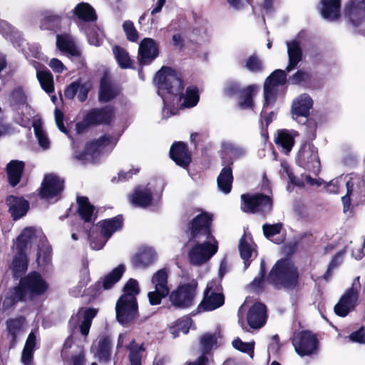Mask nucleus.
<instances>
[{"mask_svg": "<svg viewBox=\"0 0 365 365\" xmlns=\"http://www.w3.org/2000/svg\"><path fill=\"white\" fill-rule=\"evenodd\" d=\"M244 67L252 73H262L264 69L262 59L257 54H252L247 57L245 61Z\"/></svg>", "mask_w": 365, "mask_h": 365, "instance_id": "obj_43", "label": "nucleus"}, {"mask_svg": "<svg viewBox=\"0 0 365 365\" xmlns=\"http://www.w3.org/2000/svg\"><path fill=\"white\" fill-rule=\"evenodd\" d=\"M99 226L101 230V235L103 236V240H101L98 244H92V249L99 250L103 247L107 240L111 235L116 231L121 229L123 226V219L120 216L108 219L100 222Z\"/></svg>", "mask_w": 365, "mask_h": 365, "instance_id": "obj_16", "label": "nucleus"}, {"mask_svg": "<svg viewBox=\"0 0 365 365\" xmlns=\"http://www.w3.org/2000/svg\"><path fill=\"white\" fill-rule=\"evenodd\" d=\"M351 340L359 343H365V328L362 327L359 331L349 336Z\"/></svg>", "mask_w": 365, "mask_h": 365, "instance_id": "obj_64", "label": "nucleus"}, {"mask_svg": "<svg viewBox=\"0 0 365 365\" xmlns=\"http://www.w3.org/2000/svg\"><path fill=\"white\" fill-rule=\"evenodd\" d=\"M313 101L307 94H302L297 98L292 103V113L294 119L299 117H307L309 110L312 108Z\"/></svg>", "mask_w": 365, "mask_h": 365, "instance_id": "obj_23", "label": "nucleus"}, {"mask_svg": "<svg viewBox=\"0 0 365 365\" xmlns=\"http://www.w3.org/2000/svg\"><path fill=\"white\" fill-rule=\"evenodd\" d=\"M239 83L235 81H228L225 84V93L228 96H232L239 91Z\"/></svg>", "mask_w": 365, "mask_h": 365, "instance_id": "obj_60", "label": "nucleus"}, {"mask_svg": "<svg viewBox=\"0 0 365 365\" xmlns=\"http://www.w3.org/2000/svg\"><path fill=\"white\" fill-rule=\"evenodd\" d=\"M282 227V225L281 223H277L274 225L265 224L262 227L264 234L267 238L279 234Z\"/></svg>", "mask_w": 365, "mask_h": 365, "instance_id": "obj_57", "label": "nucleus"}, {"mask_svg": "<svg viewBox=\"0 0 365 365\" xmlns=\"http://www.w3.org/2000/svg\"><path fill=\"white\" fill-rule=\"evenodd\" d=\"M233 180L231 166H225L220 172L217 178L218 188L224 193L227 194L231 191Z\"/></svg>", "mask_w": 365, "mask_h": 365, "instance_id": "obj_38", "label": "nucleus"}, {"mask_svg": "<svg viewBox=\"0 0 365 365\" xmlns=\"http://www.w3.org/2000/svg\"><path fill=\"white\" fill-rule=\"evenodd\" d=\"M97 310L92 308H82L73 315L69 320V327L71 329L79 327L81 334L86 336L92 324L93 319L96 317Z\"/></svg>", "mask_w": 365, "mask_h": 365, "instance_id": "obj_15", "label": "nucleus"}, {"mask_svg": "<svg viewBox=\"0 0 365 365\" xmlns=\"http://www.w3.org/2000/svg\"><path fill=\"white\" fill-rule=\"evenodd\" d=\"M233 347L242 352L247 353L252 358L254 356L255 341L243 342L240 338H236L232 341Z\"/></svg>", "mask_w": 365, "mask_h": 365, "instance_id": "obj_52", "label": "nucleus"}, {"mask_svg": "<svg viewBox=\"0 0 365 365\" xmlns=\"http://www.w3.org/2000/svg\"><path fill=\"white\" fill-rule=\"evenodd\" d=\"M6 204L14 220H18L24 216L29 210V202L21 197L9 196L6 199Z\"/></svg>", "mask_w": 365, "mask_h": 365, "instance_id": "obj_24", "label": "nucleus"}, {"mask_svg": "<svg viewBox=\"0 0 365 365\" xmlns=\"http://www.w3.org/2000/svg\"><path fill=\"white\" fill-rule=\"evenodd\" d=\"M222 148L223 158H228L230 159V166L232 165L234 160L238 159L246 154L245 148L231 142L223 143Z\"/></svg>", "mask_w": 365, "mask_h": 365, "instance_id": "obj_34", "label": "nucleus"}, {"mask_svg": "<svg viewBox=\"0 0 365 365\" xmlns=\"http://www.w3.org/2000/svg\"><path fill=\"white\" fill-rule=\"evenodd\" d=\"M151 282L154 285L155 290L148 292V299L150 304L158 305L160 304L162 299L169 294L167 271L165 269L158 270L153 276Z\"/></svg>", "mask_w": 365, "mask_h": 365, "instance_id": "obj_11", "label": "nucleus"}, {"mask_svg": "<svg viewBox=\"0 0 365 365\" xmlns=\"http://www.w3.org/2000/svg\"><path fill=\"white\" fill-rule=\"evenodd\" d=\"M224 302L220 280H212L207 283L203 300L198 308L203 311H212L223 305Z\"/></svg>", "mask_w": 365, "mask_h": 365, "instance_id": "obj_7", "label": "nucleus"}, {"mask_svg": "<svg viewBox=\"0 0 365 365\" xmlns=\"http://www.w3.org/2000/svg\"><path fill=\"white\" fill-rule=\"evenodd\" d=\"M118 94V89L113 86L107 77L101 80L99 99L101 102H108L113 99Z\"/></svg>", "mask_w": 365, "mask_h": 365, "instance_id": "obj_40", "label": "nucleus"}, {"mask_svg": "<svg viewBox=\"0 0 365 365\" xmlns=\"http://www.w3.org/2000/svg\"><path fill=\"white\" fill-rule=\"evenodd\" d=\"M287 53L289 57V63L286 68V71L289 72L295 68L302 58V50L299 43L295 40L287 41Z\"/></svg>", "mask_w": 365, "mask_h": 365, "instance_id": "obj_31", "label": "nucleus"}, {"mask_svg": "<svg viewBox=\"0 0 365 365\" xmlns=\"http://www.w3.org/2000/svg\"><path fill=\"white\" fill-rule=\"evenodd\" d=\"M210 221L211 217L205 213L195 217L190 223L189 243L192 248L188 257L193 264L205 263L217 252L218 243L209 227Z\"/></svg>", "mask_w": 365, "mask_h": 365, "instance_id": "obj_2", "label": "nucleus"}, {"mask_svg": "<svg viewBox=\"0 0 365 365\" xmlns=\"http://www.w3.org/2000/svg\"><path fill=\"white\" fill-rule=\"evenodd\" d=\"M297 162L300 166L313 173L319 170L320 162L317 150L312 144L307 143L301 147L297 155Z\"/></svg>", "mask_w": 365, "mask_h": 365, "instance_id": "obj_13", "label": "nucleus"}, {"mask_svg": "<svg viewBox=\"0 0 365 365\" xmlns=\"http://www.w3.org/2000/svg\"><path fill=\"white\" fill-rule=\"evenodd\" d=\"M320 12L324 19L336 21L340 16V0H321Z\"/></svg>", "mask_w": 365, "mask_h": 365, "instance_id": "obj_28", "label": "nucleus"}, {"mask_svg": "<svg viewBox=\"0 0 365 365\" xmlns=\"http://www.w3.org/2000/svg\"><path fill=\"white\" fill-rule=\"evenodd\" d=\"M129 200L134 206L146 207L151 205L152 192L148 187H139L130 195Z\"/></svg>", "mask_w": 365, "mask_h": 365, "instance_id": "obj_29", "label": "nucleus"}, {"mask_svg": "<svg viewBox=\"0 0 365 365\" xmlns=\"http://www.w3.org/2000/svg\"><path fill=\"white\" fill-rule=\"evenodd\" d=\"M158 86V94L162 97L165 106L163 110L164 118L175 115L170 111L169 106L183 100L181 107L190 108L195 106L200 99L198 89L193 86L186 88L185 93H182V83L177 73L170 68H162L155 77Z\"/></svg>", "mask_w": 365, "mask_h": 365, "instance_id": "obj_1", "label": "nucleus"}, {"mask_svg": "<svg viewBox=\"0 0 365 365\" xmlns=\"http://www.w3.org/2000/svg\"><path fill=\"white\" fill-rule=\"evenodd\" d=\"M111 341L108 337L102 336L93 344L92 351L100 361L106 363L110 359Z\"/></svg>", "mask_w": 365, "mask_h": 365, "instance_id": "obj_30", "label": "nucleus"}, {"mask_svg": "<svg viewBox=\"0 0 365 365\" xmlns=\"http://www.w3.org/2000/svg\"><path fill=\"white\" fill-rule=\"evenodd\" d=\"M36 76L41 88L48 93L54 90L53 79L52 74L48 70L36 71Z\"/></svg>", "mask_w": 365, "mask_h": 365, "instance_id": "obj_44", "label": "nucleus"}, {"mask_svg": "<svg viewBox=\"0 0 365 365\" xmlns=\"http://www.w3.org/2000/svg\"><path fill=\"white\" fill-rule=\"evenodd\" d=\"M58 48L63 51L75 55L76 50L72 39L66 35L58 36L56 42Z\"/></svg>", "mask_w": 365, "mask_h": 365, "instance_id": "obj_51", "label": "nucleus"}, {"mask_svg": "<svg viewBox=\"0 0 365 365\" xmlns=\"http://www.w3.org/2000/svg\"><path fill=\"white\" fill-rule=\"evenodd\" d=\"M287 81V75L285 71L277 69L269 75L264 84V107L262 112L270 104H272L275 100L277 93V87L284 85Z\"/></svg>", "mask_w": 365, "mask_h": 365, "instance_id": "obj_10", "label": "nucleus"}, {"mask_svg": "<svg viewBox=\"0 0 365 365\" xmlns=\"http://www.w3.org/2000/svg\"><path fill=\"white\" fill-rule=\"evenodd\" d=\"M346 194L341 197L344 212L350 206L351 201L359 203L365 201V181L359 177L351 178L346 181Z\"/></svg>", "mask_w": 365, "mask_h": 365, "instance_id": "obj_9", "label": "nucleus"}, {"mask_svg": "<svg viewBox=\"0 0 365 365\" xmlns=\"http://www.w3.org/2000/svg\"><path fill=\"white\" fill-rule=\"evenodd\" d=\"M218 335L215 334H205L200 338V347L205 354L208 353L213 348L217 347Z\"/></svg>", "mask_w": 365, "mask_h": 365, "instance_id": "obj_48", "label": "nucleus"}, {"mask_svg": "<svg viewBox=\"0 0 365 365\" xmlns=\"http://www.w3.org/2000/svg\"><path fill=\"white\" fill-rule=\"evenodd\" d=\"M36 230L34 227L25 228L21 235L17 237L14 245V250H21L26 252L29 245L35 237Z\"/></svg>", "mask_w": 365, "mask_h": 365, "instance_id": "obj_37", "label": "nucleus"}, {"mask_svg": "<svg viewBox=\"0 0 365 365\" xmlns=\"http://www.w3.org/2000/svg\"><path fill=\"white\" fill-rule=\"evenodd\" d=\"M63 182L58 177L50 174L44 178L41 194L47 199H52L58 195L63 190Z\"/></svg>", "mask_w": 365, "mask_h": 365, "instance_id": "obj_19", "label": "nucleus"}, {"mask_svg": "<svg viewBox=\"0 0 365 365\" xmlns=\"http://www.w3.org/2000/svg\"><path fill=\"white\" fill-rule=\"evenodd\" d=\"M16 252L11 264V269L14 276L18 277L27 269V257L26 252L15 250Z\"/></svg>", "mask_w": 365, "mask_h": 365, "instance_id": "obj_41", "label": "nucleus"}, {"mask_svg": "<svg viewBox=\"0 0 365 365\" xmlns=\"http://www.w3.org/2000/svg\"><path fill=\"white\" fill-rule=\"evenodd\" d=\"M243 201L242 210L246 212H260L262 214L269 213L272 208V200L266 195L245 194L241 196Z\"/></svg>", "mask_w": 365, "mask_h": 365, "instance_id": "obj_8", "label": "nucleus"}, {"mask_svg": "<svg viewBox=\"0 0 365 365\" xmlns=\"http://www.w3.org/2000/svg\"><path fill=\"white\" fill-rule=\"evenodd\" d=\"M113 54L122 68H127L130 66L131 61L128 52L121 47L115 46L113 48Z\"/></svg>", "mask_w": 365, "mask_h": 365, "instance_id": "obj_49", "label": "nucleus"}, {"mask_svg": "<svg viewBox=\"0 0 365 365\" xmlns=\"http://www.w3.org/2000/svg\"><path fill=\"white\" fill-rule=\"evenodd\" d=\"M61 16L57 14H48L44 17V20L48 25L46 26L48 29H51L55 26H57L61 22Z\"/></svg>", "mask_w": 365, "mask_h": 365, "instance_id": "obj_61", "label": "nucleus"}, {"mask_svg": "<svg viewBox=\"0 0 365 365\" xmlns=\"http://www.w3.org/2000/svg\"><path fill=\"white\" fill-rule=\"evenodd\" d=\"M75 16L83 21H93L96 19V15L93 8L88 3L78 4L71 11Z\"/></svg>", "mask_w": 365, "mask_h": 365, "instance_id": "obj_33", "label": "nucleus"}, {"mask_svg": "<svg viewBox=\"0 0 365 365\" xmlns=\"http://www.w3.org/2000/svg\"><path fill=\"white\" fill-rule=\"evenodd\" d=\"M140 292L138 283L135 279H130L124 287V294L123 295H131L133 297H136Z\"/></svg>", "mask_w": 365, "mask_h": 365, "instance_id": "obj_55", "label": "nucleus"}, {"mask_svg": "<svg viewBox=\"0 0 365 365\" xmlns=\"http://www.w3.org/2000/svg\"><path fill=\"white\" fill-rule=\"evenodd\" d=\"M191 323L192 321L188 317L180 319L176 322L175 325L170 328V333L174 338L178 336L179 332L185 334L188 332Z\"/></svg>", "mask_w": 365, "mask_h": 365, "instance_id": "obj_50", "label": "nucleus"}, {"mask_svg": "<svg viewBox=\"0 0 365 365\" xmlns=\"http://www.w3.org/2000/svg\"><path fill=\"white\" fill-rule=\"evenodd\" d=\"M346 15L353 25H359L365 21V1L351 0L346 7Z\"/></svg>", "mask_w": 365, "mask_h": 365, "instance_id": "obj_20", "label": "nucleus"}, {"mask_svg": "<svg viewBox=\"0 0 365 365\" xmlns=\"http://www.w3.org/2000/svg\"><path fill=\"white\" fill-rule=\"evenodd\" d=\"M80 83L78 82H73L64 91V96L68 99L74 98L79 89Z\"/></svg>", "mask_w": 365, "mask_h": 365, "instance_id": "obj_59", "label": "nucleus"}, {"mask_svg": "<svg viewBox=\"0 0 365 365\" xmlns=\"http://www.w3.org/2000/svg\"><path fill=\"white\" fill-rule=\"evenodd\" d=\"M129 349V361L130 365H141V359L144 349L142 345H138L132 341L128 346Z\"/></svg>", "mask_w": 365, "mask_h": 365, "instance_id": "obj_47", "label": "nucleus"}, {"mask_svg": "<svg viewBox=\"0 0 365 365\" xmlns=\"http://www.w3.org/2000/svg\"><path fill=\"white\" fill-rule=\"evenodd\" d=\"M346 184V181L342 176L334 179L329 182L326 183L327 191L331 194H336L339 192V189L341 185Z\"/></svg>", "mask_w": 365, "mask_h": 365, "instance_id": "obj_54", "label": "nucleus"}, {"mask_svg": "<svg viewBox=\"0 0 365 365\" xmlns=\"http://www.w3.org/2000/svg\"><path fill=\"white\" fill-rule=\"evenodd\" d=\"M47 289V284L37 272H32L22 279L20 284L15 289L14 298L6 297L4 307H8L15 302L26 300L34 295L42 294Z\"/></svg>", "mask_w": 365, "mask_h": 365, "instance_id": "obj_3", "label": "nucleus"}, {"mask_svg": "<svg viewBox=\"0 0 365 365\" xmlns=\"http://www.w3.org/2000/svg\"><path fill=\"white\" fill-rule=\"evenodd\" d=\"M171 158L180 166L185 168L191 161V155L186 145L181 142L173 145L170 150Z\"/></svg>", "mask_w": 365, "mask_h": 365, "instance_id": "obj_25", "label": "nucleus"}, {"mask_svg": "<svg viewBox=\"0 0 365 365\" xmlns=\"http://www.w3.org/2000/svg\"><path fill=\"white\" fill-rule=\"evenodd\" d=\"M77 203L78 212L85 222H90L95 220L93 206L91 205L87 197H78Z\"/></svg>", "mask_w": 365, "mask_h": 365, "instance_id": "obj_39", "label": "nucleus"}, {"mask_svg": "<svg viewBox=\"0 0 365 365\" xmlns=\"http://www.w3.org/2000/svg\"><path fill=\"white\" fill-rule=\"evenodd\" d=\"M157 253L153 247H144L132 258V264L136 268H145L157 259Z\"/></svg>", "mask_w": 365, "mask_h": 365, "instance_id": "obj_22", "label": "nucleus"}, {"mask_svg": "<svg viewBox=\"0 0 365 365\" xmlns=\"http://www.w3.org/2000/svg\"><path fill=\"white\" fill-rule=\"evenodd\" d=\"M123 28L128 41L135 42L138 39V33L132 21H125Z\"/></svg>", "mask_w": 365, "mask_h": 365, "instance_id": "obj_53", "label": "nucleus"}, {"mask_svg": "<svg viewBox=\"0 0 365 365\" xmlns=\"http://www.w3.org/2000/svg\"><path fill=\"white\" fill-rule=\"evenodd\" d=\"M33 127L39 145L43 149L48 148L50 145V140L43 130L42 122L40 120H35L33 123Z\"/></svg>", "mask_w": 365, "mask_h": 365, "instance_id": "obj_45", "label": "nucleus"}, {"mask_svg": "<svg viewBox=\"0 0 365 365\" xmlns=\"http://www.w3.org/2000/svg\"><path fill=\"white\" fill-rule=\"evenodd\" d=\"M24 168V163L19 160H11L6 166L9 180L12 186L16 185L21 178Z\"/></svg>", "mask_w": 365, "mask_h": 365, "instance_id": "obj_35", "label": "nucleus"}, {"mask_svg": "<svg viewBox=\"0 0 365 365\" xmlns=\"http://www.w3.org/2000/svg\"><path fill=\"white\" fill-rule=\"evenodd\" d=\"M297 133L294 130L285 129L279 130L275 138V143L282 148V151L287 155L294 145V138Z\"/></svg>", "mask_w": 365, "mask_h": 365, "instance_id": "obj_26", "label": "nucleus"}, {"mask_svg": "<svg viewBox=\"0 0 365 365\" xmlns=\"http://www.w3.org/2000/svg\"><path fill=\"white\" fill-rule=\"evenodd\" d=\"M158 55V47L155 41L150 38H144L139 45L138 61L140 64L152 62Z\"/></svg>", "mask_w": 365, "mask_h": 365, "instance_id": "obj_18", "label": "nucleus"}, {"mask_svg": "<svg viewBox=\"0 0 365 365\" xmlns=\"http://www.w3.org/2000/svg\"><path fill=\"white\" fill-rule=\"evenodd\" d=\"M125 266L120 264L113 269L110 273L106 275L102 282L103 288L105 289L111 288L114 284L120 280L123 273L125 272Z\"/></svg>", "mask_w": 365, "mask_h": 365, "instance_id": "obj_42", "label": "nucleus"}, {"mask_svg": "<svg viewBox=\"0 0 365 365\" xmlns=\"http://www.w3.org/2000/svg\"><path fill=\"white\" fill-rule=\"evenodd\" d=\"M197 285L194 280L180 284L170 294L169 299L171 304L178 308L191 307L195 302Z\"/></svg>", "mask_w": 365, "mask_h": 365, "instance_id": "obj_6", "label": "nucleus"}, {"mask_svg": "<svg viewBox=\"0 0 365 365\" xmlns=\"http://www.w3.org/2000/svg\"><path fill=\"white\" fill-rule=\"evenodd\" d=\"M247 321L252 329H259L266 322V307L263 304L255 303L248 312Z\"/></svg>", "mask_w": 365, "mask_h": 365, "instance_id": "obj_21", "label": "nucleus"}, {"mask_svg": "<svg viewBox=\"0 0 365 365\" xmlns=\"http://www.w3.org/2000/svg\"><path fill=\"white\" fill-rule=\"evenodd\" d=\"M296 267L288 259L278 261L272 269L267 282L275 288L294 289L297 284Z\"/></svg>", "mask_w": 365, "mask_h": 365, "instance_id": "obj_4", "label": "nucleus"}, {"mask_svg": "<svg viewBox=\"0 0 365 365\" xmlns=\"http://www.w3.org/2000/svg\"><path fill=\"white\" fill-rule=\"evenodd\" d=\"M112 115V110L108 107L102 109H93L86 114L84 122L86 125L107 123L110 121Z\"/></svg>", "mask_w": 365, "mask_h": 365, "instance_id": "obj_27", "label": "nucleus"}, {"mask_svg": "<svg viewBox=\"0 0 365 365\" xmlns=\"http://www.w3.org/2000/svg\"><path fill=\"white\" fill-rule=\"evenodd\" d=\"M256 89V86L251 85L246 87L241 91L239 106L242 109L252 108L253 107L252 94Z\"/></svg>", "mask_w": 365, "mask_h": 365, "instance_id": "obj_46", "label": "nucleus"}, {"mask_svg": "<svg viewBox=\"0 0 365 365\" xmlns=\"http://www.w3.org/2000/svg\"><path fill=\"white\" fill-rule=\"evenodd\" d=\"M54 115H55V121H56L57 127L61 132L66 133L67 130H66V128H65L63 123V113L58 108H56L55 111H54Z\"/></svg>", "mask_w": 365, "mask_h": 365, "instance_id": "obj_63", "label": "nucleus"}, {"mask_svg": "<svg viewBox=\"0 0 365 365\" xmlns=\"http://www.w3.org/2000/svg\"><path fill=\"white\" fill-rule=\"evenodd\" d=\"M293 346L298 354H312L317 349V340L314 334L309 331H300L294 335Z\"/></svg>", "mask_w": 365, "mask_h": 365, "instance_id": "obj_14", "label": "nucleus"}, {"mask_svg": "<svg viewBox=\"0 0 365 365\" xmlns=\"http://www.w3.org/2000/svg\"><path fill=\"white\" fill-rule=\"evenodd\" d=\"M116 319L123 326L131 324L138 316L136 297L122 295L115 304Z\"/></svg>", "mask_w": 365, "mask_h": 365, "instance_id": "obj_5", "label": "nucleus"}, {"mask_svg": "<svg viewBox=\"0 0 365 365\" xmlns=\"http://www.w3.org/2000/svg\"><path fill=\"white\" fill-rule=\"evenodd\" d=\"M48 66L53 70V72L56 73H62L64 70H66V67L63 64V63L57 59V58H51L48 62Z\"/></svg>", "mask_w": 365, "mask_h": 365, "instance_id": "obj_62", "label": "nucleus"}, {"mask_svg": "<svg viewBox=\"0 0 365 365\" xmlns=\"http://www.w3.org/2000/svg\"><path fill=\"white\" fill-rule=\"evenodd\" d=\"M359 294L355 290H347L334 307L335 313L340 317L346 316L358 304Z\"/></svg>", "mask_w": 365, "mask_h": 365, "instance_id": "obj_17", "label": "nucleus"}, {"mask_svg": "<svg viewBox=\"0 0 365 365\" xmlns=\"http://www.w3.org/2000/svg\"><path fill=\"white\" fill-rule=\"evenodd\" d=\"M239 250L240 256L244 260L245 267L247 268L249 266L248 259L253 255H257L252 238L250 236L245 234L242 237L240 240Z\"/></svg>", "mask_w": 365, "mask_h": 365, "instance_id": "obj_32", "label": "nucleus"}, {"mask_svg": "<svg viewBox=\"0 0 365 365\" xmlns=\"http://www.w3.org/2000/svg\"><path fill=\"white\" fill-rule=\"evenodd\" d=\"M36 230L34 227L25 228L21 235L17 237L14 245V250H21L26 252L29 245L35 237Z\"/></svg>", "mask_w": 365, "mask_h": 365, "instance_id": "obj_36", "label": "nucleus"}, {"mask_svg": "<svg viewBox=\"0 0 365 365\" xmlns=\"http://www.w3.org/2000/svg\"><path fill=\"white\" fill-rule=\"evenodd\" d=\"M113 143V139L110 136H102L95 141L87 143L81 153H76L75 158L83 163L93 162L104 148Z\"/></svg>", "mask_w": 365, "mask_h": 365, "instance_id": "obj_12", "label": "nucleus"}, {"mask_svg": "<svg viewBox=\"0 0 365 365\" xmlns=\"http://www.w3.org/2000/svg\"><path fill=\"white\" fill-rule=\"evenodd\" d=\"M345 253V251L342 250L339 252L332 259L331 261L329 268L327 271V272L324 274V278L328 279L331 276V270L336 267L339 264H340L343 259V256Z\"/></svg>", "mask_w": 365, "mask_h": 365, "instance_id": "obj_58", "label": "nucleus"}, {"mask_svg": "<svg viewBox=\"0 0 365 365\" xmlns=\"http://www.w3.org/2000/svg\"><path fill=\"white\" fill-rule=\"evenodd\" d=\"M23 322L22 319H9L7 321V327L9 333L13 336L14 341L15 340L16 333L22 327Z\"/></svg>", "mask_w": 365, "mask_h": 365, "instance_id": "obj_56", "label": "nucleus"}]
</instances>
